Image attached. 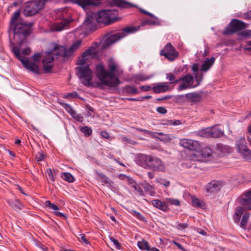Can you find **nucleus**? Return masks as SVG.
Segmentation results:
<instances>
[{"mask_svg": "<svg viewBox=\"0 0 251 251\" xmlns=\"http://www.w3.org/2000/svg\"><path fill=\"white\" fill-rule=\"evenodd\" d=\"M20 11L15 12L14 16L11 18L10 23V29L13 30L14 39L19 44L21 48L22 44L25 39V36L31 33L30 27L33 23H26L19 18Z\"/></svg>", "mask_w": 251, "mask_h": 251, "instance_id": "1", "label": "nucleus"}, {"mask_svg": "<svg viewBox=\"0 0 251 251\" xmlns=\"http://www.w3.org/2000/svg\"><path fill=\"white\" fill-rule=\"evenodd\" d=\"M108 68L109 71H106L102 65H98L96 66V75L102 84L109 87H115L120 83V81L114 74L118 66L113 59L110 60Z\"/></svg>", "mask_w": 251, "mask_h": 251, "instance_id": "2", "label": "nucleus"}, {"mask_svg": "<svg viewBox=\"0 0 251 251\" xmlns=\"http://www.w3.org/2000/svg\"><path fill=\"white\" fill-rule=\"evenodd\" d=\"M82 43L81 40L76 41L68 49L63 46L55 47L51 51L48 52L44 59L42 60L43 65L51 63L54 60L53 55L61 56L64 57H68L71 56L73 53L77 50L80 46Z\"/></svg>", "mask_w": 251, "mask_h": 251, "instance_id": "3", "label": "nucleus"}, {"mask_svg": "<svg viewBox=\"0 0 251 251\" xmlns=\"http://www.w3.org/2000/svg\"><path fill=\"white\" fill-rule=\"evenodd\" d=\"M12 51L15 56L21 62L23 66L25 69L36 74L40 73L39 67L35 64V62L39 61V58L41 56L40 53H37L34 54L32 56V58L34 60V62H29L26 57H25L21 54L20 52V48L18 47H13Z\"/></svg>", "mask_w": 251, "mask_h": 251, "instance_id": "4", "label": "nucleus"}, {"mask_svg": "<svg viewBox=\"0 0 251 251\" xmlns=\"http://www.w3.org/2000/svg\"><path fill=\"white\" fill-rule=\"evenodd\" d=\"M136 28L133 26L124 28L119 32L113 34L105 37L102 42L101 48L102 49L107 48L109 45L124 38L127 34L134 32Z\"/></svg>", "mask_w": 251, "mask_h": 251, "instance_id": "5", "label": "nucleus"}, {"mask_svg": "<svg viewBox=\"0 0 251 251\" xmlns=\"http://www.w3.org/2000/svg\"><path fill=\"white\" fill-rule=\"evenodd\" d=\"M141 159L144 160L146 165L149 169L154 171H162L165 169L162 161L156 156L142 155Z\"/></svg>", "mask_w": 251, "mask_h": 251, "instance_id": "6", "label": "nucleus"}, {"mask_svg": "<svg viewBox=\"0 0 251 251\" xmlns=\"http://www.w3.org/2000/svg\"><path fill=\"white\" fill-rule=\"evenodd\" d=\"M76 74L81 79V82L86 86L91 84L92 78V71L90 69L89 65L78 66L75 68Z\"/></svg>", "mask_w": 251, "mask_h": 251, "instance_id": "7", "label": "nucleus"}, {"mask_svg": "<svg viewBox=\"0 0 251 251\" xmlns=\"http://www.w3.org/2000/svg\"><path fill=\"white\" fill-rule=\"evenodd\" d=\"M95 16L98 23H104L105 25H109L116 21L113 18L114 16L113 11L112 10L100 11L95 14Z\"/></svg>", "mask_w": 251, "mask_h": 251, "instance_id": "8", "label": "nucleus"}, {"mask_svg": "<svg viewBox=\"0 0 251 251\" xmlns=\"http://www.w3.org/2000/svg\"><path fill=\"white\" fill-rule=\"evenodd\" d=\"M43 8L41 0H33L26 3L23 12L26 16H31Z\"/></svg>", "mask_w": 251, "mask_h": 251, "instance_id": "9", "label": "nucleus"}, {"mask_svg": "<svg viewBox=\"0 0 251 251\" xmlns=\"http://www.w3.org/2000/svg\"><path fill=\"white\" fill-rule=\"evenodd\" d=\"M247 26L248 25L243 22L237 19H234L231 21L228 26L225 29L224 34L228 35L238 32L247 28Z\"/></svg>", "mask_w": 251, "mask_h": 251, "instance_id": "10", "label": "nucleus"}, {"mask_svg": "<svg viewBox=\"0 0 251 251\" xmlns=\"http://www.w3.org/2000/svg\"><path fill=\"white\" fill-rule=\"evenodd\" d=\"M194 77L192 75L189 74L186 75L181 79L176 80L175 82H174V83L178 84V87L177 88L178 91L196 87V84H194Z\"/></svg>", "mask_w": 251, "mask_h": 251, "instance_id": "11", "label": "nucleus"}, {"mask_svg": "<svg viewBox=\"0 0 251 251\" xmlns=\"http://www.w3.org/2000/svg\"><path fill=\"white\" fill-rule=\"evenodd\" d=\"M179 144L182 147L190 151H198L201 148L199 142L189 139L184 138L180 140Z\"/></svg>", "mask_w": 251, "mask_h": 251, "instance_id": "12", "label": "nucleus"}, {"mask_svg": "<svg viewBox=\"0 0 251 251\" xmlns=\"http://www.w3.org/2000/svg\"><path fill=\"white\" fill-rule=\"evenodd\" d=\"M237 146L239 151L244 158L251 159V151L247 146L244 137H241L237 141Z\"/></svg>", "mask_w": 251, "mask_h": 251, "instance_id": "13", "label": "nucleus"}, {"mask_svg": "<svg viewBox=\"0 0 251 251\" xmlns=\"http://www.w3.org/2000/svg\"><path fill=\"white\" fill-rule=\"evenodd\" d=\"M72 21V19H64L60 23L52 24L50 27V30L55 32L61 31L68 27Z\"/></svg>", "mask_w": 251, "mask_h": 251, "instance_id": "14", "label": "nucleus"}, {"mask_svg": "<svg viewBox=\"0 0 251 251\" xmlns=\"http://www.w3.org/2000/svg\"><path fill=\"white\" fill-rule=\"evenodd\" d=\"M223 186V183L220 181L214 180L208 183L205 186L207 193H214L219 191Z\"/></svg>", "mask_w": 251, "mask_h": 251, "instance_id": "15", "label": "nucleus"}, {"mask_svg": "<svg viewBox=\"0 0 251 251\" xmlns=\"http://www.w3.org/2000/svg\"><path fill=\"white\" fill-rule=\"evenodd\" d=\"M240 202L245 210L251 209V191L248 192L243 195Z\"/></svg>", "mask_w": 251, "mask_h": 251, "instance_id": "16", "label": "nucleus"}, {"mask_svg": "<svg viewBox=\"0 0 251 251\" xmlns=\"http://www.w3.org/2000/svg\"><path fill=\"white\" fill-rule=\"evenodd\" d=\"M160 55L164 56L170 61H173V48L170 43H168L161 51Z\"/></svg>", "mask_w": 251, "mask_h": 251, "instance_id": "17", "label": "nucleus"}, {"mask_svg": "<svg viewBox=\"0 0 251 251\" xmlns=\"http://www.w3.org/2000/svg\"><path fill=\"white\" fill-rule=\"evenodd\" d=\"M75 2L84 9L91 5H97L99 3L95 0H75Z\"/></svg>", "mask_w": 251, "mask_h": 251, "instance_id": "18", "label": "nucleus"}, {"mask_svg": "<svg viewBox=\"0 0 251 251\" xmlns=\"http://www.w3.org/2000/svg\"><path fill=\"white\" fill-rule=\"evenodd\" d=\"M215 60V58L212 57L210 59L204 61L201 65V71L203 72L208 71L214 63Z\"/></svg>", "mask_w": 251, "mask_h": 251, "instance_id": "19", "label": "nucleus"}, {"mask_svg": "<svg viewBox=\"0 0 251 251\" xmlns=\"http://www.w3.org/2000/svg\"><path fill=\"white\" fill-rule=\"evenodd\" d=\"M210 137L219 138L224 135L223 130L219 129L216 126L210 127Z\"/></svg>", "mask_w": 251, "mask_h": 251, "instance_id": "20", "label": "nucleus"}, {"mask_svg": "<svg viewBox=\"0 0 251 251\" xmlns=\"http://www.w3.org/2000/svg\"><path fill=\"white\" fill-rule=\"evenodd\" d=\"M186 97L190 100L194 102H198L201 100V94L197 92L188 93L186 95Z\"/></svg>", "mask_w": 251, "mask_h": 251, "instance_id": "21", "label": "nucleus"}, {"mask_svg": "<svg viewBox=\"0 0 251 251\" xmlns=\"http://www.w3.org/2000/svg\"><path fill=\"white\" fill-rule=\"evenodd\" d=\"M113 5L123 8H129L133 6V4L124 1V0H111Z\"/></svg>", "mask_w": 251, "mask_h": 251, "instance_id": "22", "label": "nucleus"}, {"mask_svg": "<svg viewBox=\"0 0 251 251\" xmlns=\"http://www.w3.org/2000/svg\"><path fill=\"white\" fill-rule=\"evenodd\" d=\"M192 200V204L193 206L196 207H200L201 208H203L205 206V204L204 201L202 200L197 198L195 196L191 197Z\"/></svg>", "mask_w": 251, "mask_h": 251, "instance_id": "23", "label": "nucleus"}, {"mask_svg": "<svg viewBox=\"0 0 251 251\" xmlns=\"http://www.w3.org/2000/svg\"><path fill=\"white\" fill-rule=\"evenodd\" d=\"M8 203L12 208L16 210H21L23 207L22 204L17 199L9 200Z\"/></svg>", "mask_w": 251, "mask_h": 251, "instance_id": "24", "label": "nucleus"}, {"mask_svg": "<svg viewBox=\"0 0 251 251\" xmlns=\"http://www.w3.org/2000/svg\"><path fill=\"white\" fill-rule=\"evenodd\" d=\"M152 204L155 207L161 209L163 211H167V205L165 203H163L162 201L159 200H154L151 201Z\"/></svg>", "mask_w": 251, "mask_h": 251, "instance_id": "25", "label": "nucleus"}, {"mask_svg": "<svg viewBox=\"0 0 251 251\" xmlns=\"http://www.w3.org/2000/svg\"><path fill=\"white\" fill-rule=\"evenodd\" d=\"M95 173L97 176V179L99 181L105 184L110 183V180L109 178L104 174L100 173L97 171H95Z\"/></svg>", "mask_w": 251, "mask_h": 251, "instance_id": "26", "label": "nucleus"}, {"mask_svg": "<svg viewBox=\"0 0 251 251\" xmlns=\"http://www.w3.org/2000/svg\"><path fill=\"white\" fill-rule=\"evenodd\" d=\"M210 127L205 128L201 130H199L197 132L196 134L202 137H210Z\"/></svg>", "mask_w": 251, "mask_h": 251, "instance_id": "27", "label": "nucleus"}, {"mask_svg": "<svg viewBox=\"0 0 251 251\" xmlns=\"http://www.w3.org/2000/svg\"><path fill=\"white\" fill-rule=\"evenodd\" d=\"M68 112L72 116V117L75 120L78 122H82L83 121V116L77 114L75 110H74L71 107H69Z\"/></svg>", "mask_w": 251, "mask_h": 251, "instance_id": "28", "label": "nucleus"}, {"mask_svg": "<svg viewBox=\"0 0 251 251\" xmlns=\"http://www.w3.org/2000/svg\"><path fill=\"white\" fill-rule=\"evenodd\" d=\"M168 86L164 84H158L152 88L153 91L155 93L165 92L168 90Z\"/></svg>", "mask_w": 251, "mask_h": 251, "instance_id": "29", "label": "nucleus"}, {"mask_svg": "<svg viewBox=\"0 0 251 251\" xmlns=\"http://www.w3.org/2000/svg\"><path fill=\"white\" fill-rule=\"evenodd\" d=\"M243 214V208L242 207H237L235 210V212L234 214V220L236 223H239L240 217Z\"/></svg>", "mask_w": 251, "mask_h": 251, "instance_id": "30", "label": "nucleus"}, {"mask_svg": "<svg viewBox=\"0 0 251 251\" xmlns=\"http://www.w3.org/2000/svg\"><path fill=\"white\" fill-rule=\"evenodd\" d=\"M250 215L248 213H245L242 217L240 226L243 229H246L248 221L250 218Z\"/></svg>", "mask_w": 251, "mask_h": 251, "instance_id": "31", "label": "nucleus"}, {"mask_svg": "<svg viewBox=\"0 0 251 251\" xmlns=\"http://www.w3.org/2000/svg\"><path fill=\"white\" fill-rule=\"evenodd\" d=\"M137 245L138 247L142 250H146L148 251H150V247L148 242L146 240H143L141 241L138 242Z\"/></svg>", "mask_w": 251, "mask_h": 251, "instance_id": "32", "label": "nucleus"}, {"mask_svg": "<svg viewBox=\"0 0 251 251\" xmlns=\"http://www.w3.org/2000/svg\"><path fill=\"white\" fill-rule=\"evenodd\" d=\"M61 177L65 180L69 182H73L74 181V177L69 173H63Z\"/></svg>", "mask_w": 251, "mask_h": 251, "instance_id": "33", "label": "nucleus"}, {"mask_svg": "<svg viewBox=\"0 0 251 251\" xmlns=\"http://www.w3.org/2000/svg\"><path fill=\"white\" fill-rule=\"evenodd\" d=\"M152 75H146L144 74L137 75L134 76V79L138 81H145L152 77Z\"/></svg>", "mask_w": 251, "mask_h": 251, "instance_id": "34", "label": "nucleus"}, {"mask_svg": "<svg viewBox=\"0 0 251 251\" xmlns=\"http://www.w3.org/2000/svg\"><path fill=\"white\" fill-rule=\"evenodd\" d=\"M125 92L129 94H138V91L137 89L134 86H126L125 88Z\"/></svg>", "mask_w": 251, "mask_h": 251, "instance_id": "35", "label": "nucleus"}, {"mask_svg": "<svg viewBox=\"0 0 251 251\" xmlns=\"http://www.w3.org/2000/svg\"><path fill=\"white\" fill-rule=\"evenodd\" d=\"M238 35L240 37L249 38L251 36V30H245L238 32Z\"/></svg>", "mask_w": 251, "mask_h": 251, "instance_id": "36", "label": "nucleus"}, {"mask_svg": "<svg viewBox=\"0 0 251 251\" xmlns=\"http://www.w3.org/2000/svg\"><path fill=\"white\" fill-rule=\"evenodd\" d=\"M212 154V151L210 148L206 147L202 150L201 155L204 157H209Z\"/></svg>", "mask_w": 251, "mask_h": 251, "instance_id": "37", "label": "nucleus"}, {"mask_svg": "<svg viewBox=\"0 0 251 251\" xmlns=\"http://www.w3.org/2000/svg\"><path fill=\"white\" fill-rule=\"evenodd\" d=\"M81 131L87 136L90 135L92 132V129L87 126L82 127Z\"/></svg>", "mask_w": 251, "mask_h": 251, "instance_id": "38", "label": "nucleus"}, {"mask_svg": "<svg viewBox=\"0 0 251 251\" xmlns=\"http://www.w3.org/2000/svg\"><path fill=\"white\" fill-rule=\"evenodd\" d=\"M195 78L197 83L196 84V86L200 85V82L202 81L203 78V74L201 73H197L195 75Z\"/></svg>", "mask_w": 251, "mask_h": 251, "instance_id": "39", "label": "nucleus"}, {"mask_svg": "<svg viewBox=\"0 0 251 251\" xmlns=\"http://www.w3.org/2000/svg\"><path fill=\"white\" fill-rule=\"evenodd\" d=\"M95 50V48L94 46L90 47L88 49H87L86 50H85L83 53H82V56L83 57H86L88 55L92 54L94 50Z\"/></svg>", "mask_w": 251, "mask_h": 251, "instance_id": "40", "label": "nucleus"}, {"mask_svg": "<svg viewBox=\"0 0 251 251\" xmlns=\"http://www.w3.org/2000/svg\"><path fill=\"white\" fill-rule=\"evenodd\" d=\"M132 187L136 190L139 194L141 195H144V192L142 190V189L140 188V187L136 183L134 182L132 185Z\"/></svg>", "mask_w": 251, "mask_h": 251, "instance_id": "41", "label": "nucleus"}, {"mask_svg": "<svg viewBox=\"0 0 251 251\" xmlns=\"http://www.w3.org/2000/svg\"><path fill=\"white\" fill-rule=\"evenodd\" d=\"M190 159L194 161H201V157L200 156V153L198 152V154L194 153L190 156Z\"/></svg>", "mask_w": 251, "mask_h": 251, "instance_id": "42", "label": "nucleus"}, {"mask_svg": "<svg viewBox=\"0 0 251 251\" xmlns=\"http://www.w3.org/2000/svg\"><path fill=\"white\" fill-rule=\"evenodd\" d=\"M131 213L136 218L139 219V220L145 221V218L144 216H143L140 213L134 211V210H131Z\"/></svg>", "mask_w": 251, "mask_h": 251, "instance_id": "43", "label": "nucleus"}, {"mask_svg": "<svg viewBox=\"0 0 251 251\" xmlns=\"http://www.w3.org/2000/svg\"><path fill=\"white\" fill-rule=\"evenodd\" d=\"M36 160L37 161H41L44 159V155L43 151L38 152L36 155Z\"/></svg>", "mask_w": 251, "mask_h": 251, "instance_id": "44", "label": "nucleus"}, {"mask_svg": "<svg viewBox=\"0 0 251 251\" xmlns=\"http://www.w3.org/2000/svg\"><path fill=\"white\" fill-rule=\"evenodd\" d=\"M52 66L49 64L43 65V70L45 73H48L51 72Z\"/></svg>", "mask_w": 251, "mask_h": 251, "instance_id": "45", "label": "nucleus"}, {"mask_svg": "<svg viewBox=\"0 0 251 251\" xmlns=\"http://www.w3.org/2000/svg\"><path fill=\"white\" fill-rule=\"evenodd\" d=\"M109 239L113 243V244L116 246V247L118 249H120L121 246L120 243L118 242V241L116 239H115L114 237L109 236Z\"/></svg>", "mask_w": 251, "mask_h": 251, "instance_id": "46", "label": "nucleus"}, {"mask_svg": "<svg viewBox=\"0 0 251 251\" xmlns=\"http://www.w3.org/2000/svg\"><path fill=\"white\" fill-rule=\"evenodd\" d=\"M78 240L80 242L87 244L88 243V241L87 240L86 236L84 234H80L79 235V237L78 238Z\"/></svg>", "mask_w": 251, "mask_h": 251, "instance_id": "47", "label": "nucleus"}, {"mask_svg": "<svg viewBox=\"0 0 251 251\" xmlns=\"http://www.w3.org/2000/svg\"><path fill=\"white\" fill-rule=\"evenodd\" d=\"M121 141L132 145H134L136 143L135 142L132 141L131 140L125 136L121 137Z\"/></svg>", "mask_w": 251, "mask_h": 251, "instance_id": "48", "label": "nucleus"}, {"mask_svg": "<svg viewBox=\"0 0 251 251\" xmlns=\"http://www.w3.org/2000/svg\"><path fill=\"white\" fill-rule=\"evenodd\" d=\"M188 227V224L187 223H179L176 226V227L179 230H183Z\"/></svg>", "mask_w": 251, "mask_h": 251, "instance_id": "49", "label": "nucleus"}, {"mask_svg": "<svg viewBox=\"0 0 251 251\" xmlns=\"http://www.w3.org/2000/svg\"><path fill=\"white\" fill-rule=\"evenodd\" d=\"M47 177L50 179V180L51 181H54V178L51 171V169H49L47 171Z\"/></svg>", "mask_w": 251, "mask_h": 251, "instance_id": "50", "label": "nucleus"}, {"mask_svg": "<svg viewBox=\"0 0 251 251\" xmlns=\"http://www.w3.org/2000/svg\"><path fill=\"white\" fill-rule=\"evenodd\" d=\"M163 203H165L166 205H167V211L169 209V206L170 205H172L173 204V200L171 198L166 199L163 201Z\"/></svg>", "mask_w": 251, "mask_h": 251, "instance_id": "51", "label": "nucleus"}, {"mask_svg": "<svg viewBox=\"0 0 251 251\" xmlns=\"http://www.w3.org/2000/svg\"><path fill=\"white\" fill-rule=\"evenodd\" d=\"M157 111L160 114H165L167 112V110L164 107H158L157 108Z\"/></svg>", "mask_w": 251, "mask_h": 251, "instance_id": "52", "label": "nucleus"}, {"mask_svg": "<svg viewBox=\"0 0 251 251\" xmlns=\"http://www.w3.org/2000/svg\"><path fill=\"white\" fill-rule=\"evenodd\" d=\"M246 44L249 47L246 46L243 48V50L245 51H251V41L246 42Z\"/></svg>", "mask_w": 251, "mask_h": 251, "instance_id": "53", "label": "nucleus"}, {"mask_svg": "<svg viewBox=\"0 0 251 251\" xmlns=\"http://www.w3.org/2000/svg\"><path fill=\"white\" fill-rule=\"evenodd\" d=\"M30 51H31V50L28 47H27V48L22 50V53L24 55H29L30 53Z\"/></svg>", "mask_w": 251, "mask_h": 251, "instance_id": "54", "label": "nucleus"}, {"mask_svg": "<svg viewBox=\"0 0 251 251\" xmlns=\"http://www.w3.org/2000/svg\"><path fill=\"white\" fill-rule=\"evenodd\" d=\"M174 244L176 246V247H177V248L178 249H179V250H180L181 251H186V250H185V249L184 248V247H183V246H182V245L181 244L174 241Z\"/></svg>", "mask_w": 251, "mask_h": 251, "instance_id": "55", "label": "nucleus"}, {"mask_svg": "<svg viewBox=\"0 0 251 251\" xmlns=\"http://www.w3.org/2000/svg\"><path fill=\"white\" fill-rule=\"evenodd\" d=\"M101 135L105 139H108L110 137L109 134L105 131H102L100 133Z\"/></svg>", "mask_w": 251, "mask_h": 251, "instance_id": "56", "label": "nucleus"}, {"mask_svg": "<svg viewBox=\"0 0 251 251\" xmlns=\"http://www.w3.org/2000/svg\"><path fill=\"white\" fill-rule=\"evenodd\" d=\"M86 60L85 58H82L79 60H78L77 62V64L81 66H84V65L85 64Z\"/></svg>", "mask_w": 251, "mask_h": 251, "instance_id": "57", "label": "nucleus"}, {"mask_svg": "<svg viewBox=\"0 0 251 251\" xmlns=\"http://www.w3.org/2000/svg\"><path fill=\"white\" fill-rule=\"evenodd\" d=\"M140 89L142 91H148L151 89V87L150 86H141Z\"/></svg>", "mask_w": 251, "mask_h": 251, "instance_id": "58", "label": "nucleus"}, {"mask_svg": "<svg viewBox=\"0 0 251 251\" xmlns=\"http://www.w3.org/2000/svg\"><path fill=\"white\" fill-rule=\"evenodd\" d=\"M147 190H148L150 192L151 195H153L154 194V192L153 191V188L150 185H148L147 187H146Z\"/></svg>", "mask_w": 251, "mask_h": 251, "instance_id": "59", "label": "nucleus"}, {"mask_svg": "<svg viewBox=\"0 0 251 251\" xmlns=\"http://www.w3.org/2000/svg\"><path fill=\"white\" fill-rule=\"evenodd\" d=\"M199 69V67L198 64H195L192 67V70L194 72H197Z\"/></svg>", "mask_w": 251, "mask_h": 251, "instance_id": "60", "label": "nucleus"}, {"mask_svg": "<svg viewBox=\"0 0 251 251\" xmlns=\"http://www.w3.org/2000/svg\"><path fill=\"white\" fill-rule=\"evenodd\" d=\"M77 96V93L76 92L69 93L67 95V98L72 97L75 98Z\"/></svg>", "mask_w": 251, "mask_h": 251, "instance_id": "61", "label": "nucleus"}, {"mask_svg": "<svg viewBox=\"0 0 251 251\" xmlns=\"http://www.w3.org/2000/svg\"><path fill=\"white\" fill-rule=\"evenodd\" d=\"M161 184H162L165 187H168L170 185V182L169 181L163 180L161 182Z\"/></svg>", "mask_w": 251, "mask_h": 251, "instance_id": "62", "label": "nucleus"}, {"mask_svg": "<svg viewBox=\"0 0 251 251\" xmlns=\"http://www.w3.org/2000/svg\"><path fill=\"white\" fill-rule=\"evenodd\" d=\"M54 214L56 216L61 217H65V215L61 212H58V211H55L54 212Z\"/></svg>", "mask_w": 251, "mask_h": 251, "instance_id": "63", "label": "nucleus"}, {"mask_svg": "<svg viewBox=\"0 0 251 251\" xmlns=\"http://www.w3.org/2000/svg\"><path fill=\"white\" fill-rule=\"evenodd\" d=\"M146 23L148 24V25H155V23L156 22H154V21H153L151 20H146Z\"/></svg>", "mask_w": 251, "mask_h": 251, "instance_id": "64", "label": "nucleus"}]
</instances>
